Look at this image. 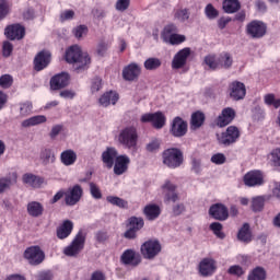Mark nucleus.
<instances>
[{
    "label": "nucleus",
    "instance_id": "obj_1",
    "mask_svg": "<svg viewBox=\"0 0 280 280\" xmlns=\"http://www.w3.org/2000/svg\"><path fill=\"white\" fill-rule=\"evenodd\" d=\"M65 58L69 65H72L74 71L78 72L89 69V65H91L89 52L82 51V48L78 45L67 49Z\"/></svg>",
    "mask_w": 280,
    "mask_h": 280
},
{
    "label": "nucleus",
    "instance_id": "obj_2",
    "mask_svg": "<svg viewBox=\"0 0 280 280\" xmlns=\"http://www.w3.org/2000/svg\"><path fill=\"white\" fill-rule=\"evenodd\" d=\"M118 143L126 150H137V143H139L137 127L127 126L122 128L118 133Z\"/></svg>",
    "mask_w": 280,
    "mask_h": 280
},
{
    "label": "nucleus",
    "instance_id": "obj_3",
    "mask_svg": "<svg viewBox=\"0 0 280 280\" xmlns=\"http://www.w3.org/2000/svg\"><path fill=\"white\" fill-rule=\"evenodd\" d=\"M162 160L166 167L170 170H177L183 165L185 158L183 155V151L178 148H170L162 152Z\"/></svg>",
    "mask_w": 280,
    "mask_h": 280
},
{
    "label": "nucleus",
    "instance_id": "obj_4",
    "mask_svg": "<svg viewBox=\"0 0 280 280\" xmlns=\"http://www.w3.org/2000/svg\"><path fill=\"white\" fill-rule=\"evenodd\" d=\"M84 244H86V234L82 230H80L71 244L65 247L63 254L67 257H78L82 250H84Z\"/></svg>",
    "mask_w": 280,
    "mask_h": 280
},
{
    "label": "nucleus",
    "instance_id": "obj_5",
    "mask_svg": "<svg viewBox=\"0 0 280 280\" xmlns=\"http://www.w3.org/2000/svg\"><path fill=\"white\" fill-rule=\"evenodd\" d=\"M161 242L156 238L148 240L140 247V253L144 259H154L159 257L162 250Z\"/></svg>",
    "mask_w": 280,
    "mask_h": 280
},
{
    "label": "nucleus",
    "instance_id": "obj_6",
    "mask_svg": "<svg viewBox=\"0 0 280 280\" xmlns=\"http://www.w3.org/2000/svg\"><path fill=\"white\" fill-rule=\"evenodd\" d=\"M240 137H241L240 128L235 126H230L221 135H218L219 145L229 148V145H233V143H237V141H240Z\"/></svg>",
    "mask_w": 280,
    "mask_h": 280
},
{
    "label": "nucleus",
    "instance_id": "obj_7",
    "mask_svg": "<svg viewBox=\"0 0 280 280\" xmlns=\"http://www.w3.org/2000/svg\"><path fill=\"white\" fill-rule=\"evenodd\" d=\"M24 259H26L31 266H40V264L45 261V252H43L38 245L27 247L24 250Z\"/></svg>",
    "mask_w": 280,
    "mask_h": 280
},
{
    "label": "nucleus",
    "instance_id": "obj_8",
    "mask_svg": "<svg viewBox=\"0 0 280 280\" xmlns=\"http://www.w3.org/2000/svg\"><path fill=\"white\" fill-rule=\"evenodd\" d=\"M82 196H84V189L80 184L69 187L66 191L65 198L67 207H75V205L82 200Z\"/></svg>",
    "mask_w": 280,
    "mask_h": 280
},
{
    "label": "nucleus",
    "instance_id": "obj_9",
    "mask_svg": "<svg viewBox=\"0 0 280 280\" xmlns=\"http://www.w3.org/2000/svg\"><path fill=\"white\" fill-rule=\"evenodd\" d=\"M140 121L142 124L151 122L153 128L156 130H161L163 126H165V121H167V118L165 117V114L162 112H156L153 114H143L140 118Z\"/></svg>",
    "mask_w": 280,
    "mask_h": 280
},
{
    "label": "nucleus",
    "instance_id": "obj_10",
    "mask_svg": "<svg viewBox=\"0 0 280 280\" xmlns=\"http://www.w3.org/2000/svg\"><path fill=\"white\" fill-rule=\"evenodd\" d=\"M267 30L266 23L258 20L249 22L246 26L247 36H250V38H264Z\"/></svg>",
    "mask_w": 280,
    "mask_h": 280
},
{
    "label": "nucleus",
    "instance_id": "obj_11",
    "mask_svg": "<svg viewBox=\"0 0 280 280\" xmlns=\"http://www.w3.org/2000/svg\"><path fill=\"white\" fill-rule=\"evenodd\" d=\"M189 56H191V49L190 48H183L179 51H177L173 60L171 62V67L174 70L183 69L187 66V60L189 59Z\"/></svg>",
    "mask_w": 280,
    "mask_h": 280
},
{
    "label": "nucleus",
    "instance_id": "obj_12",
    "mask_svg": "<svg viewBox=\"0 0 280 280\" xmlns=\"http://www.w3.org/2000/svg\"><path fill=\"white\" fill-rule=\"evenodd\" d=\"M229 93L231 100L234 102H240L246 97V85L240 81H233L229 84Z\"/></svg>",
    "mask_w": 280,
    "mask_h": 280
},
{
    "label": "nucleus",
    "instance_id": "obj_13",
    "mask_svg": "<svg viewBox=\"0 0 280 280\" xmlns=\"http://www.w3.org/2000/svg\"><path fill=\"white\" fill-rule=\"evenodd\" d=\"M69 80H71V77L67 72L55 74L50 79V90L61 91V89H66V86H69Z\"/></svg>",
    "mask_w": 280,
    "mask_h": 280
},
{
    "label": "nucleus",
    "instance_id": "obj_14",
    "mask_svg": "<svg viewBox=\"0 0 280 280\" xmlns=\"http://www.w3.org/2000/svg\"><path fill=\"white\" fill-rule=\"evenodd\" d=\"M139 75H141V66L137 62H131L122 69V78L126 82H135L139 80Z\"/></svg>",
    "mask_w": 280,
    "mask_h": 280
},
{
    "label": "nucleus",
    "instance_id": "obj_15",
    "mask_svg": "<svg viewBox=\"0 0 280 280\" xmlns=\"http://www.w3.org/2000/svg\"><path fill=\"white\" fill-rule=\"evenodd\" d=\"M170 132L173 137H185L187 135V121L179 116L175 117L171 124Z\"/></svg>",
    "mask_w": 280,
    "mask_h": 280
},
{
    "label": "nucleus",
    "instance_id": "obj_16",
    "mask_svg": "<svg viewBox=\"0 0 280 280\" xmlns=\"http://www.w3.org/2000/svg\"><path fill=\"white\" fill-rule=\"evenodd\" d=\"M51 62V52L47 50L39 51L34 59V69L35 71H43L47 69Z\"/></svg>",
    "mask_w": 280,
    "mask_h": 280
},
{
    "label": "nucleus",
    "instance_id": "obj_17",
    "mask_svg": "<svg viewBox=\"0 0 280 280\" xmlns=\"http://www.w3.org/2000/svg\"><path fill=\"white\" fill-rule=\"evenodd\" d=\"M246 187H259L264 185V175L259 171H250L243 177Z\"/></svg>",
    "mask_w": 280,
    "mask_h": 280
},
{
    "label": "nucleus",
    "instance_id": "obj_18",
    "mask_svg": "<svg viewBox=\"0 0 280 280\" xmlns=\"http://www.w3.org/2000/svg\"><path fill=\"white\" fill-rule=\"evenodd\" d=\"M233 119H235V109L233 107H225L217 118V126L225 128V126L232 124Z\"/></svg>",
    "mask_w": 280,
    "mask_h": 280
},
{
    "label": "nucleus",
    "instance_id": "obj_19",
    "mask_svg": "<svg viewBox=\"0 0 280 280\" xmlns=\"http://www.w3.org/2000/svg\"><path fill=\"white\" fill-rule=\"evenodd\" d=\"M4 34L10 40H21L25 36V27L21 24H12L5 27Z\"/></svg>",
    "mask_w": 280,
    "mask_h": 280
},
{
    "label": "nucleus",
    "instance_id": "obj_20",
    "mask_svg": "<svg viewBox=\"0 0 280 280\" xmlns=\"http://www.w3.org/2000/svg\"><path fill=\"white\" fill-rule=\"evenodd\" d=\"M209 214L214 220H220L221 222H224V220L229 219V209L225 208V206L222 203H215L210 207Z\"/></svg>",
    "mask_w": 280,
    "mask_h": 280
},
{
    "label": "nucleus",
    "instance_id": "obj_21",
    "mask_svg": "<svg viewBox=\"0 0 280 280\" xmlns=\"http://www.w3.org/2000/svg\"><path fill=\"white\" fill-rule=\"evenodd\" d=\"M120 259L125 266H139L141 264V255L135 249H126Z\"/></svg>",
    "mask_w": 280,
    "mask_h": 280
},
{
    "label": "nucleus",
    "instance_id": "obj_22",
    "mask_svg": "<svg viewBox=\"0 0 280 280\" xmlns=\"http://www.w3.org/2000/svg\"><path fill=\"white\" fill-rule=\"evenodd\" d=\"M114 163V174H116V176H121V174H126V172H128V166L130 165V158L126 154L118 155Z\"/></svg>",
    "mask_w": 280,
    "mask_h": 280
},
{
    "label": "nucleus",
    "instance_id": "obj_23",
    "mask_svg": "<svg viewBox=\"0 0 280 280\" xmlns=\"http://www.w3.org/2000/svg\"><path fill=\"white\" fill-rule=\"evenodd\" d=\"M215 260L213 258H203L199 262V275L201 277H211L215 272Z\"/></svg>",
    "mask_w": 280,
    "mask_h": 280
},
{
    "label": "nucleus",
    "instance_id": "obj_24",
    "mask_svg": "<svg viewBox=\"0 0 280 280\" xmlns=\"http://www.w3.org/2000/svg\"><path fill=\"white\" fill-rule=\"evenodd\" d=\"M39 162L45 167H47V165L56 163V152L54 151V149L49 147L42 148L39 151Z\"/></svg>",
    "mask_w": 280,
    "mask_h": 280
},
{
    "label": "nucleus",
    "instance_id": "obj_25",
    "mask_svg": "<svg viewBox=\"0 0 280 280\" xmlns=\"http://www.w3.org/2000/svg\"><path fill=\"white\" fill-rule=\"evenodd\" d=\"M117 149L113 147H107L106 150L102 153V161L107 170H112L113 165H115V161H117Z\"/></svg>",
    "mask_w": 280,
    "mask_h": 280
},
{
    "label": "nucleus",
    "instance_id": "obj_26",
    "mask_svg": "<svg viewBox=\"0 0 280 280\" xmlns=\"http://www.w3.org/2000/svg\"><path fill=\"white\" fill-rule=\"evenodd\" d=\"M119 102V94L114 91L105 92L100 98L98 104L103 106V108H108L110 104L115 106Z\"/></svg>",
    "mask_w": 280,
    "mask_h": 280
},
{
    "label": "nucleus",
    "instance_id": "obj_27",
    "mask_svg": "<svg viewBox=\"0 0 280 280\" xmlns=\"http://www.w3.org/2000/svg\"><path fill=\"white\" fill-rule=\"evenodd\" d=\"M26 211L31 218H40L45 213V207L38 201H31L26 206Z\"/></svg>",
    "mask_w": 280,
    "mask_h": 280
},
{
    "label": "nucleus",
    "instance_id": "obj_28",
    "mask_svg": "<svg viewBox=\"0 0 280 280\" xmlns=\"http://www.w3.org/2000/svg\"><path fill=\"white\" fill-rule=\"evenodd\" d=\"M73 232V221L66 220L57 229V237L58 240H67L69 235Z\"/></svg>",
    "mask_w": 280,
    "mask_h": 280
},
{
    "label": "nucleus",
    "instance_id": "obj_29",
    "mask_svg": "<svg viewBox=\"0 0 280 280\" xmlns=\"http://www.w3.org/2000/svg\"><path fill=\"white\" fill-rule=\"evenodd\" d=\"M60 161L62 165L70 167V165H74L78 161V153L71 149H68L60 153Z\"/></svg>",
    "mask_w": 280,
    "mask_h": 280
},
{
    "label": "nucleus",
    "instance_id": "obj_30",
    "mask_svg": "<svg viewBox=\"0 0 280 280\" xmlns=\"http://www.w3.org/2000/svg\"><path fill=\"white\" fill-rule=\"evenodd\" d=\"M162 189H166L165 194V202H177L178 200V194H176V185L172 184L171 182H166Z\"/></svg>",
    "mask_w": 280,
    "mask_h": 280
},
{
    "label": "nucleus",
    "instance_id": "obj_31",
    "mask_svg": "<svg viewBox=\"0 0 280 280\" xmlns=\"http://www.w3.org/2000/svg\"><path fill=\"white\" fill-rule=\"evenodd\" d=\"M191 18V12L187 8H179L174 10V20L177 23H188Z\"/></svg>",
    "mask_w": 280,
    "mask_h": 280
},
{
    "label": "nucleus",
    "instance_id": "obj_32",
    "mask_svg": "<svg viewBox=\"0 0 280 280\" xmlns=\"http://www.w3.org/2000/svg\"><path fill=\"white\" fill-rule=\"evenodd\" d=\"M237 240L240 242H253V234L250 233V225L248 223H244L243 226L238 230Z\"/></svg>",
    "mask_w": 280,
    "mask_h": 280
},
{
    "label": "nucleus",
    "instance_id": "obj_33",
    "mask_svg": "<svg viewBox=\"0 0 280 280\" xmlns=\"http://www.w3.org/2000/svg\"><path fill=\"white\" fill-rule=\"evenodd\" d=\"M143 213L147 220H156V218L161 215V207H159L158 205H148L144 207Z\"/></svg>",
    "mask_w": 280,
    "mask_h": 280
},
{
    "label": "nucleus",
    "instance_id": "obj_34",
    "mask_svg": "<svg viewBox=\"0 0 280 280\" xmlns=\"http://www.w3.org/2000/svg\"><path fill=\"white\" fill-rule=\"evenodd\" d=\"M45 121H47V117H45V115L33 116L22 121V128H32V126H38L40 124H45Z\"/></svg>",
    "mask_w": 280,
    "mask_h": 280
},
{
    "label": "nucleus",
    "instance_id": "obj_35",
    "mask_svg": "<svg viewBox=\"0 0 280 280\" xmlns=\"http://www.w3.org/2000/svg\"><path fill=\"white\" fill-rule=\"evenodd\" d=\"M242 5L240 4V0H224L223 1V10L226 14H235Z\"/></svg>",
    "mask_w": 280,
    "mask_h": 280
},
{
    "label": "nucleus",
    "instance_id": "obj_36",
    "mask_svg": "<svg viewBox=\"0 0 280 280\" xmlns=\"http://www.w3.org/2000/svg\"><path fill=\"white\" fill-rule=\"evenodd\" d=\"M163 61L156 57H149L144 62L143 67L147 71H156L161 69Z\"/></svg>",
    "mask_w": 280,
    "mask_h": 280
},
{
    "label": "nucleus",
    "instance_id": "obj_37",
    "mask_svg": "<svg viewBox=\"0 0 280 280\" xmlns=\"http://www.w3.org/2000/svg\"><path fill=\"white\" fill-rule=\"evenodd\" d=\"M175 34H178V26H176V24H173V23L167 24L162 31L161 38L163 43H166Z\"/></svg>",
    "mask_w": 280,
    "mask_h": 280
},
{
    "label": "nucleus",
    "instance_id": "obj_38",
    "mask_svg": "<svg viewBox=\"0 0 280 280\" xmlns=\"http://www.w3.org/2000/svg\"><path fill=\"white\" fill-rule=\"evenodd\" d=\"M23 183H25V185H30V187L38 188L43 185V178L27 173L23 175Z\"/></svg>",
    "mask_w": 280,
    "mask_h": 280
},
{
    "label": "nucleus",
    "instance_id": "obj_39",
    "mask_svg": "<svg viewBox=\"0 0 280 280\" xmlns=\"http://www.w3.org/2000/svg\"><path fill=\"white\" fill-rule=\"evenodd\" d=\"M265 205H266V197L257 196L252 198V211H254V213H259L264 211Z\"/></svg>",
    "mask_w": 280,
    "mask_h": 280
},
{
    "label": "nucleus",
    "instance_id": "obj_40",
    "mask_svg": "<svg viewBox=\"0 0 280 280\" xmlns=\"http://www.w3.org/2000/svg\"><path fill=\"white\" fill-rule=\"evenodd\" d=\"M233 66V57L231 54L223 52L219 56V69H231Z\"/></svg>",
    "mask_w": 280,
    "mask_h": 280
},
{
    "label": "nucleus",
    "instance_id": "obj_41",
    "mask_svg": "<svg viewBox=\"0 0 280 280\" xmlns=\"http://www.w3.org/2000/svg\"><path fill=\"white\" fill-rule=\"evenodd\" d=\"M19 113L20 117H27L28 115H32V110L34 108V105H32V102L25 101L22 103H19Z\"/></svg>",
    "mask_w": 280,
    "mask_h": 280
},
{
    "label": "nucleus",
    "instance_id": "obj_42",
    "mask_svg": "<svg viewBox=\"0 0 280 280\" xmlns=\"http://www.w3.org/2000/svg\"><path fill=\"white\" fill-rule=\"evenodd\" d=\"M12 12V2L10 0H0V21H3Z\"/></svg>",
    "mask_w": 280,
    "mask_h": 280
},
{
    "label": "nucleus",
    "instance_id": "obj_43",
    "mask_svg": "<svg viewBox=\"0 0 280 280\" xmlns=\"http://www.w3.org/2000/svg\"><path fill=\"white\" fill-rule=\"evenodd\" d=\"M247 280H266V269L262 267H256L248 275Z\"/></svg>",
    "mask_w": 280,
    "mask_h": 280
},
{
    "label": "nucleus",
    "instance_id": "obj_44",
    "mask_svg": "<svg viewBox=\"0 0 280 280\" xmlns=\"http://www.w3.org/2000/svg\"><path fill=\"white\" fill-rule=\"evenodd\" d=\"M191 127L192 128H200L205 124V114L201 112H195L191 115V120H190Z\"/></svg>",
    "mask_w": 280,
    "mask_h": 280
},
{
    "label": "nucleus",
    "instance_id": "obj_45",
    "mask_svg": "<svg viewBox=\"0 0 280 280\" xmlns=\"http://www.w3.org/2000/svg\"><path fill=\"white\" fill-rule=\"evenodd\" d=\"M205 65L215 71V69H220L219 58L215 55H207L203 60Z\"/></svg>",
    "mask_w": 280,
    "mask_h": 280
},
{
    "label": "nucleus",
    "instance_id": "obj_46",
    "mask_svg": "<svg viewBox=\"0 0 280 280\" xmlns=\"http://www.w3.org/2000/svg\"><path fill=\"white\" fill-rule=\"evenodd\" d=\"M144 224H145V222L143 221V218H138V217L129 218L130 229H132L133 231H137L138 233H139V231L142 230Z\"/></svg>",
    "mask_w": 280,
    "mask_h": 280
},
{
    "label": "nucleus",
    "instance_id": "obj_47",
    "mask_svg": "<svg viewBox=\"0 0 280 280\" xmlns=\"http://www.w3.org/2000/svg\"><path fill=\"white\" fill-rule=\"evenodd\" d=\"M89 187H90V195L92 196V198L94 200H102L103 195L100 186L94 182H90Z\"/></svg>",
    "mask_w": 280,
    "mask_h": 280
},
{
    "label": "nucleus",
    "instance_id": "obj_48",
    "mask_svg": "<svg viewBox=\"0 0 280 280\" xmlns=\"http://www.w3.org/2000/svg\"><path fill=\"white\" fill-rule=\"evenodd\" d=\"M222 229L223 226L220 222H213L210 224V231L213 232L215 237H218L219 240H224V237H226V234L222 232Z\"/></svg>",
    "mask_w": 280,
    "mask_h": 280
},
{
    "label": "nucleus",
    "instance_id": "obj_49",
    "mask_svg": "<svg viewBox=\"0 0 280 280\" xmlns=\"http://www.w3.org/2000/svg\"><path fill=\"white\" fill-rule=\"evenodd\" d=\"M266 106H273V108H280V98H277L275 94L269 93L264 96Z\"/></svg>",
    "mask_w": 280,
    "mask_h": 280
},
{
    "label": "nucleus",
    "instance_id": "obj_50",
    "mask_svg": "<svg viewBox=\"0 0 280 280\" xmlns=\"http://www.w3.org/2000/svg\"><path fill=\"white\" fill-rule=\"evenodd\" d=\"M106 200L109 205H114V207H119L120 209H126V207H128V201L116 196H107Z\"/></svg>",
    "mask_w": 280,
    "mask_h": 280
},
{
    "label": "nucleus",
    "instance_id": "obj_51",
    "mask_svg": "<svg viewBox=\"0 0 280 280\" xmlns=\"http://www.w3.org/2000/svg\"><path fill=\"white\" fill-rule=\"evenodd\" d=\"M205 14L207 19H209L210 21H213L214 19H218V16L220 15V12L215 8H213V4L209 3L205 8Z\"/></svg>",
    "mask_w": 280,
    "mask_h": 280
},
{
    "label": "nucleus",
    "instance_id": "obj_52",
    "mask_svg": "<svg viewBox=\"0 0 280 280\" xmlns=\"http://www.w3.org/2000/svg\"><path fill=\"white\" fill-rule=\"evenodd\" d=\"M12 51H14V45L9 40L3 42L2 44V56L3 58H10L12 56Z\"/></svg>",
    "mask_w": 280,
    "mask_h": 280
},
{
    "label": "nucleus",
    "instance_id": "obj_53",
    "mask_svg": "<svg viewBox=\"0 0 280 280\" xmlns=\"http://www.w3.org/2000/svg\"><path fill=\"white\" fill-rule=\"evenodd\" d=\"M13 82H14V79L10 74H3L0 77V86L2 89H10Z\"/></svg>",
    "mask_w": 280,
    "mask_h": 280
},
{
    "label": "nucleus",
    "instance_id": "obj_54",
    "mask_svg": "<svg viewBox=\"0 0 280 280\" xmlns=\"http://www.w3.org/2000/svg\"><path fill=\"white\" fill-rule=\"evenodd\" d=\"M186 37L185 35H179V34H174L171 38H168V40H166L165 43L167 45H180L182 43H185Z\"/></svg>",
    "mask_w": 280,
    "mask_h": 280
},
{
    "label": "nucleus",
    "instance_id": "obj_55",
    "mask_svg": "<svg viewBox=\"0 0 280 280\" xmlns=\"http://www.w3.org/2000/svg\"><path fill=\"white\" fill-rule=\"evenodd\" d=\"M214 165H224L226 163V155L224 153H215L210 159Z\"/></svg>",
    "mask_w": 280,
    "mask_h": 280
},
{
    "label": "nucleus",
    "instance_id": "obj_56",
    "mask_svg": "<svg viewBox=\"0 0 280 280\" xmlns=\"http://www.w3.org/2000/svg\"><path fill=\"white\" fill-rule=\"evenodd\" d=\"M145 148L147 152H159V149L161 148V141L154 138L147 144Z\"/></svg>",
    "mask_w": 280,
    "mask_h": 280
},
{
    "label": "nucleus",
    "instance_id": "obj_57",
    "mask_svg": "<svg viewBox=\"0 0 280 280\" xmlns=\"http://www.w3.org/2000/svg\"><path fill=\"white\" fill-rule=\"evenodd\" d=\"M102 79L100 77H95L91 81V93H98V91H102Z\"/></svg>",
    "mask_w": 280,
    "mask_h": 280
},
{
    "label": "nucleus",
    "instance_id": "obj_58",
    "mask_svg": "<svg viewBox=\"0 0 280 280\" xmlns=\"http://www.w3.org/2000/svg\"><path fill=\"white\" fill-rule=\"evenodd\" d=\"M86 32H89V27H86V25H79L73 28L72 34H74L75 38H82Z\"/></svg>",
    "mask_w": 280,
    "mask_h": 280
},
{
    "label": "nucleus",
    "instance_id": "obj_59",
    "mask_svg": "<svg viewBox=\"0 0 280 280\" xmlns=\"http://www.w3.org/2000/svg\"><path fill=\"white\" fill-rule=\"evenodd\" d=\"M73 16H75V12L73 10H66L60 14V22L65 23V21H73Z\"/></svg>",
    "mask_w": 280,
    "mask_h": 280
},
{
    "label": "nucleus",
    "instance_id": "obj_60",
    "mask_svg": "<svg viewBox=\"0 0 280 280\" xmlns=\"http://www.w3.org/2000/svg\"><path fill=\"white\" fill-rule=\"evenodd\" d=\"M127 8H130V0H117L116 10L118 12H126Z\"/></svg>",
    "mask_w": 280,
    "mask_h": 280
},
{
    "label": "nucleus",
    "instance_id": "obj_61",
    "mask_svg": "<svg viewBox=\"0 0 280 280\" xmlns=\"http://www.w3.org/2000/svg\"><path fill=\"white\" fill-rule=\"evenodd\" d=\"M75 95H77L75 91L69 90V89L62 90L59 93V96H61L62 100H73L75 97Z\"/></svg>",
    "mask_w": 280,
    "mask_h": 280
},
{
    "label": "nucleus",
    "instance_id": "obj_62",
    "mask_svg": "<svg viewBox=\"0 0 280 280\" xmlns=\"http://www.w3.org/2000/svg\"><path fill=\"white\" fill-rule=\"evenodd\" d=\"M271 161L276 166L280 167V148L271 151Z\"/></svg>",
    "mask_w": 280,
    "mask_h": 280
},
{
    "label": "nucleus",
    "instance_id": "obj_63",
    "mask_svg": "<svg viewBox=\"0 0 280 280\" xmlns=\"http://www.w3.org/2000/svg\"><path fill=\"white\" fill-rule=\"evenodd\" d=\"M38 280H54V272L51 270L39 271L37 273Z\"/></svg>",
    "mask_w": 280,
    "mask_h": 280
},
{
    "label": "nucleus",
    "instance_id": "obj_64",
    "mask_svg": "<svg viewBox=\"0 0 280 280\" xmlns=\"http://www.w3.org/2000/svg\"><path fill=\"white\" fill-rule=\"evenodd\" d=\"M137 230L129 228L122 236L125 237V240H137Z\"/></svg>",
    "mask_w": 280,
    "mask_h": 280
}]
</instances>
